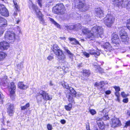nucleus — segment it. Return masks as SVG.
I'll return each instance as SVG.
<instances>
[{
  "mask_svg": "<svg viewBox=\"0 0 130 130\" xmlns=\"http://www.w3.org/2000/svg\"><path fill=\"white\" fill-rule=\"evenodd\" d=\"M104 47L105 50L106 51L108 52L109 51H110L112 50L111 46L108 42H106L104 45Z\"/></svg>",
  "mask_w": 130,
  "mask_h": 130,
  "instance_id": "a211bd4d",
  "label": "nucleus"
},
{
  "mask_svg": "<svg viewBox=\"0 0 130 130\" xmlns=\"http://www.w3.org/2000/svg\"><path fill=\"white\" fill-rule=\"evenodd\" d=\"M36 98L38 102L41 101L42 98L46 101L51 100L52 99L51 96L49 95L48 93L42 90H40L39 93H37Z\"/></svg>",
  "mask_w": 130,
  "mask_h": 130,
  "instance_id": "39448f33",
  "label": "nucleus"
},
{
  "mask_svg": "<svg viewBox=\"0 0 130 130\" xmlns=\"http://www.w3.org/2000/svg\"><path fill=\"white\" fill-rule=\"evenodd\" d=\"M60 38L61 40H65L66 39V38L64 37H60Z\"/></svg>",
  "mask_w": 130,
  "mask_h": 130,
  "instance_id": "680f3d73",
  "label": "nucleus"
},
{
  "mask_svg": "<svg viewBox=\"0 0 130 130\" xmlns=\"http://www.w3.org/2000/svg\"><path fill=\"white\" fill-rule=\"evenodd\" d=\"M29 8L31 9H32L34 11L37 15L38 16L40 22L43 25H46V23L45 22L43 19L42 18V15L40 11L38 8L37 7L33 4L31 2L29 3Z\"/></svg>",
  "mask_w": 130,
  "mask_h": 130,
  "instance_id": "7ed1b4c3",
  "label": "nucleus"
},
{
  "mask_svg": "<svg viewBox=\"0 0 130 130\" xmlns=\"http://www.w3.org/2000/svg\"><path fill=\"white\" fill-rule=\"evenodd\" d=\"M82 32L87 35V37L92 40L94 37H100L102 39L104 37L103 29L102 27L96 26L93 27L91 30L87 28L84 27L82 29Z\"/></svg>",
  "mask_w": 130,
  "mask_h": 130,
  "instance_id": "f257e3e1",
  "label": "nucleus"
},
{
  "mask_svg": "<svg viewBox=\"0 0 130 130\" xmlns=\"http://www.w3.org/2000/svg\"><path fill=\"white\" fill-rule=\"evenodd\" d=\"M62 86L68 90H65V93H67V97L68 98L69 102L74 103L73 98L72 96L75 97L76 93V91L72 87H69L66 82H64L62 84Z\"/></svg>",
  "mask_w": 130,
  "mask_h": 130,
  "instance_id": "f03ea898",
  "label": "nucleus"
},
{
  "mask_svg": "<svg viewBox=\"0 0 130 130\" xmlns=\"http://www.w3.org/2000/svg\"><path fill=\"white\" fill-rule=\"evenodd\" d=\"M115 94L117 97H119L120 96L119 93L118 92H116L115 93Z\"/></svg>",
  "mask_w": 130,
  "mask_h": 130,
  "instance_id": "4d7b16f0",
  "label": "nucleus"
},
{
  "mask_svg": "<svg viewBox=\"0 0 130 130\" xmlns=\"http://www.w3.org/2000/svg\"><path fill=\"white\" fill-rule=\"evenodd\" d=\"M121 95L124 98H126L127 97V95L125 93L123 92H122L121 93Z\"/></svg>",
  "mask_w": 130,
  "mask_h": 130,
  "instance_id": "09e8293b",
  "label": "nucleus"
},
{
  "mask_svg": "<svg viewBox=\"0 0 130 130\" xmlns=\"http://www.w3.org/2000/svg\"><path fill=\"white\" fill-rule=\"evenodd\" d=\"M127 24H130V19H129L127 20Z\"/></svg>",
  "mask_w": 130,
  "mask_h": 130,
  "instance_id": "e2e57ef3",
  "label": "nucleus"
},
{
  "mask_svg": "<svg viewBox=\"0 0 130 130\" xmlns=\"http://www.w3.org/2000/svg\"><path fill=\"white\" fill-rule=\"evenodd\" d=\"M86 127L87 130H89V125L87 126Z\"/></svg>",
  "mask_w": 130,
  "mask_h": 130,
  "instance_id": "338daca9",
  "label": "nucleus"
},
{
  "mask_svg": "<svg viewBox=\"0 0 130 130\" xmlns=\"http://www.w3.org/2000/svg\"><path fill=\"white\" fill-rule=\"evenodd\" d=\"M112 41L113 44L115 46H118L120 42L119 39L112 40Z\"/></svg>",
  "mask_w": 130,
  "mask_h": 130,
  "instance_id": "c85d7f7f",
  "label": "nucleus"
},
{
  "mask_svg": "<svg viewBox=\"0 0 130 130\" xmlns=\"http://www.w3.org/2000/svg\"><path fill=\"white\" fill-rule=\"evenodd\" d=\"M47 128L48 130H52L53 128L52 125L50 124L47 125Z\"/></svg>",
  "mask_w": 130,
  "mask_h": 130,
  "instance_id": "a19ab883",
  "label": "nucleus"
},
{
  "mask_svg": "<svg viewBox=\"0 0 130 130\" xmlns=\"http://www.w3.org/2000/svg\"><path fill=\"white\" fill-rule=\"evenodd\" d=\"M65 107V109L67 110H70L71 109L72 107V104L70 103L68 105L66 106Z\"/></svg>",
  "mask_w": 130,
  "mask_h": 130,
  "instance_id": "e433bc0d",
  "label": "nucleus"
},
{
  "mask_svg": "<svg viewBox=\"0 0 130 130\" xmlns=\"http://www.w3.org/2000/svg\"><path fill=\"white\" fill-rule=\"evenodd\" d=\"M53 57L52 56L49 55L47 57V59L49 60H51L53 59Z\"/></svg>",
  "mask_w": 130,
  "mask_h": 130,
  "instance_id": "8fccbe9b",
  "label": "nucleus"
},
{
  "mask_svg": "<svg viewBox=\"0 0 130 130\" xmlns=\"http://www.w3.org/2000/svg\"><path fill=\"white\" fill-rule=\"evenodd\" d=\"M16 87L14 84V83L12 82L11 83V87L9 88L10 94H13L15 92Z\"/></svg>",
  "mask_w": 130,
  "mask_h": 130,
  "instance_id": "412c9836",
  "label": "nucleus"
},
{
  "mask_svg": "<svg viewBox=\"0 0 130 130\" xmlns=\"http://www.w3.org/2000/svg\"><path fill=\"white\" fill-rule=\"evenodd\" d=\"M18 86L19 88L23 89H25L28 87V86L25 85L22 82H20L18 83Z\"/></svg>",
  "mask_w": 130,
  "mask_h": 130,
  "instance_id": "a878e982",
  "label": "nucleus"
},
{
  "mask_svg": "<svg viewBox=\"0 0 130 130\" xmlns=\"http://www.w3.org/2000/svg\"><path fill=\"white\" fill-rule=\"evenodd\" d=\"M48 18L49 20L57 27L58 28H59L60 27V25L58 23L56 22L53 19L50 17H49Z\"/></svg>",
  "mask_w": 130,
  "mask_h": 130,
  "instance_id": "cd10ccee",
  "label": "nucleus"
},
{
  "mask_svg": "<svg viewBox=\"0 0 130 130\" xmlns=\"http://www.w3.org/2000/svg\"><path fill=\"white\" fill-rule=\"evenodd\" d=\"M74 25V30L75 31H78L82 27L81 25L79 24H77Z\"/></svg>",
  "mask_w": 130,
  "mask_h": 130,
  "instance_id": "7c9ffc66",
  "label": "nucleus"
},
{
  "mask_svg": "<svg viewBox=\"0 0 130 130\" xmlns=\"http://www.w3.org/2000/svg\"><path fill=\"white\" fill-rule=\"evenodd\" d=\"M54 0H49L48 2H47L46 4V7H49L52 6L53 4Z\"/></svg>",
  "mask_w": 130,
  "mask_h": 130,
  "instance_id": "72a5a7b5",
  "label": "nucleus"
},
{
  "mask_svg": "<svg viewBox=\"0 0 130 130\" xmlns=\"http://www.w3.org/2000/svg\"><path fill=\"white\" fill-rule=\"evenodd\" d=\"M108 109L107 108H105L102 111L100 112V114L102 116L101 117L103 119L106 120L109 119V118L108 115Z\"/></svg>",
  "mask_w": 130,
  "mask_h": 130,
  "instance_id": "f8f14e48",
  "label": "nucleus"
},
{
  "mask_svg": "<svg viewBox=\"0 0 130 130\" xmlns=\"http://www.w3.org/2000/svg\"><path fill=\"white\" fill-rule=\"evenodd\" d=\"M126 8L128 10L130 11V1L128 2L127 4Z\"/></svg>",
  "mask_w": 130,
  "mask_h": 130,
  "instance_id": "c03bdc74",
  "label": "nucleus"
},
{
  "mask_svg": "<svg viewBox=\"0 0 130 130\" xmlns=\"http://www.w3.org/2000/svg\"><path fill=\"white\" fill-rule=\"evenodd\" d=\"M1 83L3 84H6V85H7L6 84H7L8 82H6L5 80L2 81H1Z\"/></svg>",
  "mask_w": 130,
  "mask_h": 130,
  "instance_id": "052dcab7",
  "label": "nucleus"
},
{
  "mask_svg": "<svg viewBox=\"0 0 130 130\" xmlns=\"http://www.w3.org/2000/svg\"><path fill=\"white\" fill-rule=\"evenodd\" d=\"M7 56V55L4 52H0V61L4 59Z\"/></svg>",
  "mask_w": 130,
  "mask_h": 130,
  "instance_id": "473e14b6",
  "label": "nucleus"
},
{
  "mask_svg": "<svg viewBox=\"0 0 130 130\" xmlns=\"http://www.w3.org/2000/svg\"><path fill=\"white\" fill-rule=\"evenodd\" d=\"M20 68H22L23 67V64L22 63H20Z\"/></svg>",
  "mask_w": 130,
  "mask_h": 130,
  "instance_id": "69168bd1",
  "label": "nucleus"
},
{
  "mask_svg": "<svg viewBox=\"0 0 130 130\" xmlns=\"http://www.w3.org/2000/svg\"><path fill=\"white\" fill-rule=\"evenodd\" d=\"M66 10L64 6L62 4H57L53 9L54 13L58 14H63Z\"/></svg>",
  "mask_w": 130,
  "mask_h": 130,
  "instance_id": "0eeeda50",
  "label": "nucleus"
},
{
  "mask_svg": "<svg viewBox=\"0 0 130 130\" xmlns=\"http://www.w3.org/2000/svg\"><path fill=\"white\" fill-rule=\"evenodd\" d=\"M111 91L109 90H107L105 91V93L107 94H109L111 93Z\"/></svg>",
  "mask_w": 130,
  "mask_h": 130,
  "instance_id": "13d9d810",
  "label": "nucleus"
},
{
  "mask_svg": "<svg viewBox=\"0 0 130 130\" xmlns=\"http://www.w3.org/2000/svg\"><path fill=\"white\" fill-rule=\"evenodd\" d=\"M95 16L98 17L102 18L104 17L103 11L100 8H95Z\"/></svg>",
  "mask_w": 130,
  "mask_h": 130,
  "instance_id": "ddd939ff",
  "label": "nucleus"
},
{
  "mask_svg": "<svg viewBox=\"0 0 130 130\" xmlns=\"http://www.w3.org/2000/svg\"><path fill=\"white\" fill-rule=\"evenodd\" d=\"M104 47L105 50L106 51L108 52L109 51H110L112 50L111 46L108 42H106L104 45Z\"/></svg>",
  "mask_w": 130,
  "mask_h": 130,
  "instance_id": "6ab92c4d",
  "label": "nucleus"
},
{
  "mask_svg": "<svg viewBox=\"0 0 130 130\" xmlns=\"http://www.w3.org/2000/svg\"><path fill=\"white\" fill-rule=\"evenodd\" d=\"M101 120V119H99V120H97V123L99 128L103 130L105 126L104 123Z\"/></svg>",
  "mask_w": 130,
  "mask_h": 130,
  "instance_id": "aec40b11",
  "label": "nucleus"
},
{
  "mask_svg": "<svg viewBox=\"0 0 130 130\" xmlns=\"http://www.w3.org/2000/svg\"><path fill=\"white\" fill-rule=\"evenodd\" d=\"M121 30L119 32V35L122 41L124 42L125 44H128L129 43V38L127 36V33L122 27L121 28Z\"/></svg>",
  "mask_w": 130,
  "mask_h": 130,
  "instance_id": "9d476101",
  "label": "nucleus"
},
{
  "mask_svg": "<svg viewBox=\"0 0 130 130\" xmlns=\"http://www.w3.org/2000/svg\"><path fill=\"white\" fill-rule=\"evenodd\" d=\"M9 47V44L7 42L3 41L0 43V49L3 50H7Z\"/></svg>",
  "mask_w": 130,
  "mask_h": 130,
  "instance_id": "2eb2a0df",
  "label": "nucleus"
},
{
  "mask_svg": "<svg viewBox=\"0 0 130 130\" xmlns=\"http://www.w3.org/2000/svg\"><path fill=\"white\" fill-rule=\"evenodd\" d=\"M13 2L15 8H16V9L18 10L19 9V6L17 4L16 0H14L13 1Z\"/></svg>",
  "mask_w": 130,
  "mask_h": 130,
  "instance_id": "58836bf2",
  "label": "nucleus"
},
{
  "mask_svg": "<svg viewBox=\"0 0 130 130\" xmlns=\"http://www.w3.org/2000/svg\"><path fill=\"white\" fill-rule=\"evenodd\" d=\"M83 66V64L82 63H80L78 64V68H80L81 67H82Z\"/></svg>",
  "mask_w": 130,
  "mask_h": 130,
  "instance_id": "bf43d9fd",
  "label": "nucleus"
},
{
  "mask_svg": "<svg viewBox=\"0 0 130 130\" xmlns=\"http://www.w3.org/2000/svg\"><path fill=\"white\" fill-rule=\"evenodd\" d=\"M10 97L12 100H14L15 97V95L14 94V93L13 94H10Z\"/></svg>",
  "mask_w": 130,
  "mask_h": 130,
  "instance_id": "49530a36",
  "label": "nucleus"
},
{
  "mask_svg": "<svg viewBox=\"0 0 130 130\" xmlns=\"http://www.w3.org/2000/svg\"><path fill=\"white\" fill-rule=\"evenodd\" d=\"M4 98V96L3 95L1 94L0 93V101H1V102H2V99H3Z\"/></svg>",
  "mask_w": 130,
  "mask_h": 130,
  "instance_id": "5fc2aeb1",
  "label": "nucleus"
},
{
  "mask_svg": "<svg viewBox=\"0 0 130 130\" xmlns=\"http://www.w3.org/2000/svg\"><path fill=\"white\" fill-rule=\"evenodd\" d=\"M68 39L70 42H72L71 43L72 44H75L78 43L79 42L74 38H69Z\"/></svg>",
  "mask_w": 130,
  "mask_h": 130,
  "instance_id": "c756f323",
  "label": "nucleus"
},
{
  "mask_svg": "<svg viewBox=\"0 0 130 130\" xmlns=\"http://www.w3.org/2000/svg\"><path fill=\"white\" fill-rule=\"evenodd\" d=\"M82 73L83 74V75L84 76L87 77L90 75V72L89 70H83Z\"/></svg>",
  "mask_w": 130,
  "mask_h": 130,
  "instance_id": "bb28decb",
  "label": "nucleus"
},
{
  "mask_svg": "<svg viewBox=\"0 0 130 130\" xmlns=\"http://www.w3.org/2000/svg\"><path fill=\"white\" fill-rule=\"evenodd\" d=\"M60 122L62 124H64L66 122V121L64 120H61Z\"/></svg>",
  "mask_w": 130,
  "mask_h": 130,
  "instance_id": "6e6d98bb",
  "label": "nucleus"
},
{
  "mask_svg": "<svg viewBox=\"0 0 130 130\" xmlns=\"http://www.w3.org/2000/svg\"><path fill=\"white\" fill-rule=\"evenodd\" d=\"M83 54L84 56H85L86 57L88 58L90 56V54L86 52H83Z\"/></svg>",
  "mask_w": 130,
  "mask_h": 130,
  "instance_id": "ea45409f",
  "label": "nucleus"
},
{
  "mask_svg": "<svg viewBox=\"0 0 130 130\" xmlns=\"http://www.w3.org/2000/svg\"><path fill=\"white\" fill-rule=\"evenodd\" d=\"M128 101V98H126L123 99V102L124 103H127Z\"/></svg>",
  "mask_w": 130,
  "mask_h": 130,
  "instance_id": "603ef678",
  "label": "nucleus"
},
{
  "mask_svg": "<svg viewBox=\"0 0 130 130\" xmlns=\"http://www.w3.org/2000/svg\"><path fill=\"white\" fill-rule=\"evenodd\" d=\"M116 100L118 101V102H119L120 101V100L119 99V97H117L116 98Z\"/></svg>",
  "mask_w": 130,
  "mask_h": 130,
  "instance_id": "0e129e2a",
  "label": "nucleus"
},
{
  "mask_svg": "<svg viewBox=\"0 0 130 130\" xmlns=\"http://www.w3.org/2000/svg\"><path fill=\"white\" fill-rule=\"evenodd\" d=\"M14 29L17 31H18L19 33L20 31V27L18 26H16L14 28Z\"/></svg>",
  "mask_w": 130,
  "mask_h": 130,
  "instance_id": "79ce46f5",
  "label": "nucleus"
},
{
  "mask_svg": "<svg viewBox=\"0 0 130 130\" xmlns=\"http://www.w3.org/2000/svg\"><path fill=\"white\" fill-rule=\"evenodd\" d=\"M115 18L111 14L108 13L104 19V24L108 27H110L113 24Z\"/></svg>",
  "mask_w": 130,
  "mask_h": 130,
  "instance_id": "1a4fd4ad",
  "label": "nucleus"
},
{
  "mask_svg": "<svg viewBox=\"0 0 130 130\" xmlns=\"http://www.w3.org/2000/svg\"><path fill=\"white\" fill-rule=\"evenodd\" d=\"M41 2L42 0H38L37 1V3L40 7L42 6Z\"/></svg>",
  "mask_w": 130,
  "mask_h": 130,
  "instance_id": "3c124183",
  "label": "nucleus"
},
{
  "mask_svg": "<svg viewBox=\"0 0 130 130\" xmlns=\"http://www.w3.org/2000/svg\"><path fill=\"white\" fill-rule=\"evenodd\" d=\"M75 6L83 12L85 11L88 9V7L85 4L84 0H75L74 1Z\"/></svg>",
  "mask_w": 130,
  "mask_h": 130,
  "instance_id": "6e6552de",
  "label": "nucleus"
},
{
  "mask_svg": "<svg viewBox=\"0 0 130 130\" xmlns=\"http://www.w3.org/2000/svg\"><path fill=\"white\" fill-rule=\"evenodd\" d=\"M115 5L119 7H122V5L123 4V0H112Z\"/></svg>",
  "mask_w": 130,
  "mask_h": 130,
  "instance_id": "f3484780",
  "label": "nucleus"
},
{
  "mask_svg": "<svg viewBox=\"0 0 130 130\" xmlns=\"http://www.w3.org/2000/svg\"><path fill=\"white\" fill-rule=\"evenodd\" d=\"M52 50L54 54L57 56L58 59L59 60H63L66 58V57L62 52V51L60 49V48L57 45H54Z\"/></svg>",
  "mask_w": 130,
  "mask_h": 130,
  "instance_id": "20e7f679",
  "label": "nucleus"
},
{
  "mask_svg": "<svg viewBox=\"0 0 130 130\" xmlns=\"http://www.w3.org/2000/svg\"><path fill=\"white\" fill-rule=\"evenodd\" d=\"M0 14L3 16L7 17L9 15L8 10L3 5L0 4Z\"/></svg>",
  "mask_w": 130,
  "mask_h": 130,
  "instance_id": "9b49d317",
  "label": "nucleus"
},
{
  "mask_svg": "<svg viewBox=\"0 0 130 130\" xmlns=\"http://www.w3.org/2000/svg\"><path fill=\"white\" fill-rule=\"evenodd\" d=\"M130 126V120L126 122L124 127H127V126Z\"/></svg>",
  "mask_w": 130,
  "mask_h": 130,
  "instance_id": "37998d69",
  "label": "nucleus"
},
{
  "mask_svg": "<svg viewBox=\"0 0 130 130\" xmlns=\"http://www.w3.org/2000/svg\"><path fill=\"white\" fill-rule=\"evenodd\" d=\"M64 48L65 52L67 53L69 57L71 60H72L73 59V57L74 56V54L71 53V52L67 48L64 47Z\"/></svg>",
  "mask_w": 130,
  "mask_h": 130,
  "instance_id": "b1692460",
  "label": "nucleus"
},
{
  "mask_svg": "<svg viewBox=\"0 0 130 130\" xmlns=\"http://www.w3.org/2000/svg\"><path fill=\"white\" fill-rule=\"evenodd\" d=\"M4 37L6 40L13 43L15 40V34L12 31H7L5 34Z\"/></svg>",
  "mask_w": 130,
  "mask_h": 130,
  "instance_id": "423d86ee",
  "label": "nucleus"
},
{
  "mask_svg": "<svg viewBox=\"0 0 130 130\" xmlns=\"http://www.w3.org/2000/svg\"><path fill=\"white\" fill-rule=\"evenodd\" d=\"M7 24L6 20L3 17L0 16V26H4Z\"/></svg>",
  "mask_w": 130,
  "mask_h": 130,
  "instance_id": "4be33fe9",
  "label": "nucleus"
},
{
  "mask_svg": "<svg viewBox=\"0 0 130 130\" xmlns=\"http://www.w3.org/2000/svg\"><path fill=\"white\" fill-rule=\"evenodd\" d=\"M90 51V54L92 55H94L96 57H97L100 55V53L99 51H95L93 49H92Z\"/></svg>",
  "mask_w": 130,
  "mask_h": 130,
  "instance_id": "5701e85b",
  "label": "nucleus"
},
{
  "mask_svg": "<svg viewBox=\"0 0 130 130\" xmlns=\"http://www.w3.org/2000/svg\"><path fill=\"white\" fill-rule=\"evenodd\" d=\"M74 25H71L70 26H66L65 27V29L68 30H74Z\"/></svg>",
  "mask_w": 130,
  "mask_h": 130,
  "instance_id": "c9c22d12",
  "label": "nucleus"
},
{
  "mask_svg": "<svg viewBox=\"0 0 130 130\" xmlns=\"http://www.w3.org/2000/svg\"><path fill=\"white\" fill-rule=\"evenodd\" d=\"M127 115L130 116V111H128L127 112Z\"/></svg>",
  "mask_w": 130,
  "mask_h": 130,
  "instance_id": "774afa93",
  "label": "nucleus"
},
{
  "mask_svg": "<svg viewBox=\"0 0 130 130\" xmlns=\"http://www.w3.org/2000/svg\"><path fill=\"white\" fill-rule=\"evenodd\" d=\"M8 107L7 108V112L8 115L11 116L14 113V105L11 104L8 105Z\"/></svg>",
  "mask_w": 130,
  "mask_h": 130,
  "instance_id": "4468645a",
  "label": "nucleus"
},
{
  "mask_svg": "<svg viewBox=\"0 0 130 130\" xmlns=\"http://www.w3.org/2000/svg\"><path fill=\"white\" fill-rule=\"evenodd\" d=\"M121 123L120 120L117 118H114L112 120V127H116L121 125Z\"/></svg>",
  "mask_w": 130,
  "mask_h": 130,
  "instance_id": "dca6fc26",
  "label": "nucleus"
},
{
  "mask_svg": "<svg viewBox=\"0 0 130 130\" xmlns=\"http://www.w3.org/2000/svg\"><path fill=\"white\" fill-rule=\"evenodd\" d=\"M29 103H27L26 105L24 106H22L21 107V110H24L26 109L27 108L29 107Z\"/></svg>",
  "mask_w": 130,
  "mask_h": 130,
  "instance_id": "4c0bfd02",
  "label": "nucleus"
},
{
  "mask_svg": "<svg viewBox=\"0 0 130 130\" xmlns=\"http://www.w3.org/2000/svg\"><path fill=\"white\" fill-rule=\"evenodd\" d=\"M90 112L91 113L92 115H94L96 113L95 111L93 109L90 110Z\"/></svg>",
  "mask_w": 130,
  "mask_h": 130,
  "instance_id": "a18cd8bd",
  "label": "nucleus"
},
{
  "mask_svg": "<svg viewBox=\"0 0 130 130\" xmlns=\"http://www.w3.org/2000/svg\"><path fill=\"white\" fill-rule=\"evenodd\" d=\"M114 88H115L116 92H119L120 91V89L119 87L115 86Z\"/></svg>",
  "mask_w": 130,
  "mask_h": 130,
  "instance_id": "de8ad7c7",
  "label": "nucleus"
},
{
  "mask_svg": "<svg viewBox=\"0 0 130 130\" xmlns=\"http://www.w3.org/2000/svg\"><path fill=\"white\" fill-rule=\"evenodd\" d=\"M119 39V37L115 33H113L112 35L111 40H117Z\"/></svg>",
  "mask_w": 130,
  "mask_h": 130,
  "instance_id": "f704fd0d",
  "label": "nucleus"
},
{
  "mask_svg": "<svg viewBox=\"0 0 130 130\" xmlns=\"http://www.w3.org/2000/svg\"><path fill=\"white\" fill-rule=\"evenodd\" d=\"M7 77L5 76L4 78H3L1 80V81H5V80L6 82H8V80L7 79Z\"/></svg>",
  "mask_w": 130,
  "mask_h": 130,
  "instance_id": "864d4df0",
  "label": "nucleus"
},
{
  "mask_svg": "<svg viewBox=\"0 0 130 130\" xmlns=\"http://www.w3.org/2000/svg\"><path fill=\"white\" fill-rule=\"evenodd\" d=\"M105 84V83L103 81H101L100 83H96L94 84L95 86H99L101 87H102Z\"/></svg>",
  "mask_w": 130,
  "mask_h": 130,
  "instance_id": "2f4dec72",
  "label": "nucleus"
},
{
  "mask_svg": "<svg viewBox=\"0 0 130 130\" xmlns=\"http://www.w3.org/2000/svg\"><path fill=\"white\" fill-rule=\"evenodd\" d=\"M94 66V69L95 70V72H99L101 73L103 72V70L99 66L95 65Z\"/></svg>",
  "mask_w": 130,
  "mask_h": 130,
  "instance_id": "393cba45",
  "label": "nucleus"
}]
</instances>
